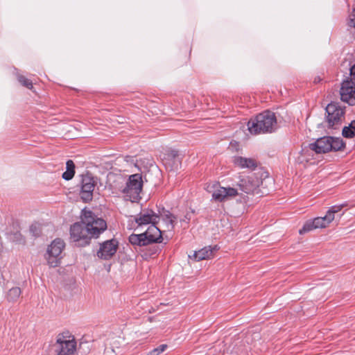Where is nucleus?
I'll list each match as a JSON object with an SVG mask.
<instances>
[{
  "label": "nucleus",
  "instance_id": "obj_1",
  "mask_svg": "<svg viewBox=\"0 0 355 355\" xmlns=\"http://www.w3.org/2000/svg\"><path fill=\"white\" fill-rule=\"evenodd\" d=\"M248 128L252 135L271 133L277 128L276 116L271 111H264L251 119L248 123Z\"/></svg>",
  "mask_w": 355,
  "mask_h": 355
},
{
  "label": "nucleus",
  "instance_id": "obj_2",
  "mask_svg": "<svg viewBox=\"0 0 355 355\" xmlns=\"http://www.w3.org/2000/svg\"><path fill=\"white\" fill-rule=\"evenodd\" d=\"M82 222L87 226L91 237L97 238L107 229L106 222L95 216L90 210L84 209L81 214Z\"/></svg>",
  "mask_w": 355,
  "mask_h": 355
},
{
  "label": "nucleus",
  "instance_id": "obj_3",
  "mask_svg": "<svg viewBox=\"0 0 355 355\" xmlns=\"http://www.w3.org/2000/svg\"><path fill=\"white\" fill-rule=\"evenodd\" d=\"M76 349V342L73 336H64L60 334L56 338L55 343L51 345L49 355H71Z\"/></svg>",
  "mask_w": 355,
  "mask_h": 355
},
{
  "label": "nucleus",
  "instance_id": "obj_4",
  "mask_svg": "<svg viewBox=\"0 0 355 355\" xmlns=\"http://www.w3.org/2000/svg\"><path fill=\"white\" fill-rule=\"evenodd\" d=\"M344 147L345 144L342 139L333 137H323L309 144V148L316 153H326L331 150L338 151Z\"/></svg>",
  "mask_w": 355,
  "mask_h": 355
},
{
  "label": "nucleus",
  "instance_id": "obj_5",
  "mask_svg": "<svg viewBox=\"0 0 355 355\" xmlns=\"http://www.w3.org/2000/svg\"><path fill=\"white\" fill-rule=\"evenodd\" d=\"M143 188V180L141 174L135 173L129 176L126 186L122 190L125 198L131 202L139 200L140 193Z\"/></svg>",
  "mask_w": 355,
  "mask_h": 355
},
{
  "label": "nucleus",
  "instance_id": "obj_6",
  "mask_svg": "<svg viewBox=\"0 0 355 355\" xmlns=\"http://www.w3.org/2000/svg\"><path fill=\"white\" fill-rule=\"evenodd\" d=\"M328 128L339 129L345 120V110L337 103H330L326 107Z\"/></svg>",
  "mask_w": 355,
  "mask_h": 355
},
{
  "label": "nucleus",
  "instance_id": "obj_7",
  "mask_svg": "<svg viewBox=\"0 0 355 355\" xmlns=\"http://www.w3.org/2000/svg\"><path fill=\"white\" fill-rule=\"evenodd\" d=\"M70 236L72 241L77 243L80 246L89 244L92 239L87 226L82 220L71 226Z\"/></svg>",
  "mask_w": 355,
  "mask_h": 355
},
{
  "label": "nucleus",
  "instance_id": "obj_8",
  "mask_svg": "<svg viewBox=\"0 0 355 355\" xmlns=\"http://www.w3.org/2000/svg\"><path fill=\"white\" fill-rule=\"evenodd\" d=\"M65 243L61 239H54L49 245L46 254V259L51 266H57L62 259V252Z\"/></svg>",
  "mask_w": 355,
  "mask_h": 355
},
{
  "label": "nucleus",
  "instance_id": "obj_9",
  "mask_svg": "<svg viewBox=\"0 0 355 355\" xmlns=\"http://www.w3.org/2000/svg\"><path fill=\"white\" fill-rule=\"evenodd\" d=\"M211 188L213 190H210L209 192L212 193V199L216 202H225L239 195L236 189L221 187L218 183L213 184Z\"/></svg>",
  "mask_w": 355,
  "mask_h": 355
},
{
  "label": "nucleus",
  "instance_id": "obj_10",
  "mask_svg": "<svg viewBox=\"0 0 355 355\" xmlns=\"http://www.w3.org/2000/svg\"><path fill=\"white\" fill-rule=\"evenodd\" d=\"M263 182L256 175L243 176L237 183L239 189L247 194L259 193L258 189Z\"/></svg>",
  "mask_w": 355,
  "mask_h": 355
},
{
  "label": "nucleus",
  "instance_id": "obj_11",
  "mask_svg": "<svg viewBox=\"0 0 355 355\" xmlns=\"http://www.w3.org/2000/svg\"><path fill=\"white\" fill-rule=\"evenodd\" d=\"M96 184V182L91 174L83 175L80 196L85 202H88L92 200Z\"/></svg>",
  "mask_w": 355,
  "mask_h": 355
},
{
  "label": "nucleus",
  "instance_id": "obj_12",
  "mask_svg": "<svg viewBox=\"0 0 355 355\" xmlns=\"http://www.w3.org/2000/svg\"><path fill=\"white\" fill-rule=\"evenodd\" d=\"M340 98L350 105L355 104V80L348 78L343 80L340 89Z\"/></svg>",
  "mask_w": 355,
  "mask_h": 355
},
{
  "label": "nucleus",
  "instance_id": "obj_13",
  "mask_svg": "<svg viewBox=\"0 0 355 355\" xmlns=\"http://www.w3.org/2000/svg\"><path fill=\"white\" fill-rule=\"evenodd\" d=\"M159 219V216L151 209L143 210L135 217V220L138 226L156 224Z\"/></svg>",
  "mask_w": 355,
  "mask_h": 355
},
{
  "label": "nucleus",
  "instance_id": "obj_14",
  "mask_svg": "<svg viewBox=\"0 0 355 355\" xmlns=\"http://www.w3.org/2000/svg\"><path fill=\"white\" fill-rule=\"evenodd\" d=\"M117 246L118 242L116 240L107 241L101 245L97 255L101 259H107L116 253Z\"/></svg>",
  "mask_w": 355,
  "mask_h": 355
},
{
  "label": "nucleus",
  "instance_id": "obj_15",
  "mask_svg": "<svg viewBox=\"0 0 355 355\" xmlns=\"http://www.w3.org/2000/svg\"><path fill=\"white\" fill-rule=\"evenodd\" d=\"M218 250V248L217 247V245H215L214 247H205L198 251H195L193 256L189 255V257L190 259H193L196 261L210 259L214 257V254Z\"/></svg>",
  "mask_w": 355,
  "mask_h": 355
},
{
  "label": "nucleus",
  "instance_id": "obj_16",
  "mask_svg": "<svg viewBox=\"0 0 355 355\" xmlns=\"http://www.w3.org/2000/svg\"><path fill=\"white\" fill-rule=\"evenodd\" d=\"M144 234L146 236V240L148 245L154 243H161L162 241V232L155 224L153 223V225H150Z\"/></svg>",
  "mask_w": 355,
  "mask_h": 355
},
{
  "label": "nucleus",
  "instance_id": "obj_17",
  "mask_svg": "<svg viewBox=\"0 0 355 355\" xmlns=\"http://www.w3.org/2000/svg\"><path fill=\"white\" fill-rule=\"evenodd\" d=\"M234 163L242 168H248L253 170L257 166V161L252 158L235 157L234 158Z\"/></svg>",
  "mask_w": 355,
  "mask_h": 355
},
{
  "label": "nucleus",
  "instance_id": "obj_18",
  "mask_svg": "<svg viewBox=\"0 0 355 355\" xmlns=\"http://www.w3.org/2000/svg\"><path fill=\"white\" fill-rule=\"evenodd\" d=\"M146 239V236L144 233L132 234L129 236V242L133 245L144 246L148 245Z\"/></svg>",
  "mask_w": 355,
  "mask_h": 355
},
{
  "label": "nucleus",
  "instance_id": "obj_19",
  "mask_svg": "<svg viewBox=\"0 0 355 355\" xmlns=\"http://www.w3.org/2000/svg\"><path fill=\"white\" fill-rule=\"evenodd\" d=\"M66 165L67 171L62 173V178L66 180H70L75 174V164L72 160H68Z\"/></svg>",
  "mask_w": 355,
  "mask_h": 355
},
{
  "label": "nucleus",
  "instance_id": "obj_20",
  "mask_svg": "<svg viewBox=\"0 0 355 355\" xmlns=\"http://www.w3.org/2000/svg\"><path fill=\"white\" fill-rule=\"evenodd\" d=\"M173 161L175 168L177 169L178 164H180L178 152L177 150H171L167 154V158H165V164H169V162Z\"/></svg>",
  "mask_w": 355,
  "mask_h": 355
},
{
  "label": "nucleus",
  "instance_id": "obj_21",
  "mask_svg": "<svg viewBox=\"0 0 355 355\" xmlns=\"http://www.w3.org/2000/svg\"><path fill=\"white\" fill-rule=\"evenodd\" d=\"M342 134L345 138H353L355 136V120L343 128Z\"/></svg>",
  "mask_w": 355,
  "mask_h": 355
},
{
  "label": "nucleus",
  "instance_id": "obj_22",
  "mask_svg": "<svg viewBox=\"0 0 355 355\" xmlns=\"http://www.w3.org/2000/svg\"><path fill=\"white\" fill-rule=\"evenodd\" d=\"M21 289L19 287H13L10 288L7 295V300L9 302H14L17 300L21 295Z\"/></svg>",
  "mask_w": 355,
  "mask_h": 355
},
{
  "label": "nucleus",
  "instance_id": "obj_23",
  "mask_svg": "<svg viewBox=\"0 0 355 355\" xmlns=\"http://www.w3.org/2000/svg\"><path fill=\"white\" fill-rule=\"evenodd\" d=\"M176 217L168 212L164 217L163 220L166 223L168 230H173L175 227Z\"/></svg>",
  "mask_w": 355,
  "mask_h": 355
},
{
  "label": "nucleus",
  "instance_id": "obj_24",
  "mask_svg": "<svg viewBox=\"0 0 355 355\" xmlns=\"http://www.w3.org/2000/svg\"><path fill=\"white\" fill-rule=\"evenodd\" d=\"M16 76L17 80L21 85L29 89H32L33 88V82L31 80L27 78L26 77L20 73H17Z\"/></svg>",
  "mask_w": 355,
  "mask_h": 355
},
{
  "label": "nucleus",
  "instance_id": "obj_25",
  "mask_svg": "<svg viewBox=\"0 0 355 355\" xmlns=\"http://www.w3.org/2000/svg\"><path fill=\"white\" fill-rule=\"evenodd\" d=\"M316 229L314 222L313 220H307L303 225V227L299 230L300 234H305L313 230Z\"/></svg>",
  "mask_w": 355,
  "mask_h": 355
},
{
  "label": "nucleus",
  "instance_id": "obj_26",
  "mask_svg": "<svg viewBox=\"0 0 355 355\" xmlns=\"http://www.w3.org/2000/svg\"><path fill=\"white\" fill-rule=\"evenodd\" d=\"M167 348V345L162 344L159 345V347L153 349L150 352H149L147 355H159L161 353L165 351V349Z\"/></svg>",
  "mask_w": 355,
  "mask_h": 355
},
{
  "label": "nucleus",
  "instance_id": "obj_27",
  "mask_svg": "<svg viewBox=\"0 0 355 355\" xmlns=\"http://www.w3.org/2000/svg\"><path fill=\"white\" fill-rule=\"evenodd\" d=\"M346 205H347L346 204L334 205L329 208V209L327 211V212L329 214H331L332 216H334V214L336 213H338L340 211H341V209Z\"/></svg>",
  "mask_w": 355,
  "mask_h": 355
},
{
  "label": "nucleus",
  "instance_id": "obj_28",
  "mask_svg": "<svg viewBox=\"0 0 355 355\" xmlns=\"http://www.w3.org/2000/svg\"><path fill=\"white\" fill-rule=\"evenodd\" d=\"M321 220H322V223L324 225L325 227H327L334 219V216H332L331 214L327 212L326 215L324 217H319Z\"/></svg>",
  "mask_w": 355,
  "mask_h": 355
},
{
  "label": "nucleus",
  "instance_id": "obj_29",
  "mask_svg": "<svg viewBox=\"0 0 355 355\" xmlns=\"http://www.w3.org/2000/svg\"><path fill=\"white\" fill-rule=\"evenodd\" d=\"M191 214L188 212L185 214L184 218L180 220L181 226L184 229H186L188 227V224H189V221L191 220Z\"/></svg>",
  "mask_w": 355,
  "mask_h": 355
},
{
  "label": "nucleus",
  "instance_id": "obj_30",
  "mask_svg": "<svg viewBox=\"0 0 355 355\" xmlns=\"http://www.w3.org/2000/svg\"><path fill=\"white\" fill-rule=\"evenodd\" d=\"M348 24L349 26L355 28V8L349 15Z\"/></svg>",
  "mask_w": 355,
  "mask_h": 355
},
{
  "label": "nucleus",
  "instance_id": "obj_31",
  "mask_svg": "<svg viewBox=\"0 0 355 355\" xmlns=\"http://www.w3.org/2000/svg\"><path fill=\"white\" fill-rule=\"evenodd\" d=\"M313 220L314 222L316 229L325 227L324 225L322 223V220H321L319 217L315 218Z\"/></svg>",
  "mask_w": 355,
  "mask_h": 355
},
{
  "label": "nucleus",
  "instance_id": "obj_32",
  "mask_svg": "<svg viewBox=\"0 0 355 355\" xmlns=\"http://www.w3.org/2000/svg\"><path fill=\"white\" fill-rule=\"evenodd\" d=\"M350 77L352 79L355 80V64L350 68Z\"/></svg>",
  "mask_w": 355,
  "mask_h": 355
},
{
  "label": "nucleus",
  "instance_id": "obj_33",
  "mask_svg": "<svg viewBox=\"0 0 355 355\" xmlns=\"http://www.w3.org/2000/svg\"><path fill=\"white\" fill-rule=\"evenodd\" d=\"M30 230L33 232L34 235H38V233L37 232V228L35 225H31L30 227Z\"/></svg>",
  "mask_w": 355,
  "mask_h": 355
},
{
  "label": "nucleus",
  "instance_id": "obj_34",
  "mask_svg": "<svg viewBox=\"0 0 355 355\" xmlns=\"http://www.w3.org/2000/svg\"><path fill=\"white\" fill-rule=\"evenodd\" d=\"M155 311V309L152 307L151 309H149L148 313H154Z\"/></svg>",
  "mask_w": 355,
  "mask_h": 355
},
{
  "label": "nucleus",
  "instance_id": "obj_35",
  "mask_svg": "<svg viewBox=\"0 0 355 355\" xmlns=\"http://www.w3.org/2000/svg\"><path fill=\"white\" fill-rule=\"evenodd\" d=\"M162 305H168V304H164V303H160L159 305L157 306V309L159 308V306H162Z\"/></svg>",
  "mask_w": 355,
  "mask_h": 355
},
{
  "label": "nucleus",
  "instance_id": "obj_36",
  "mask_svg": "<svg viewBox=\"0 0 355 355\" xmlns=\"http://www.w3.org/2000/svg\"><path fill=\"white\" fill-rule=\"evenodd\" d=\"M15 236L17 238H18V237H19L21 235H20L19 234H15Z\"/></svg>",
  "mask_w": 355,
  "mask_h": 355
},
{
  "label": "nucleus",
  "instance_id": "obj_37",
  "mask_svg": "<svg viewBox=\"0 0 355 355\" xmlns=\"http://www.w3.org/2000/svg\"><path fill=\"white\" fill-rule=\"evenodd\" d=\"M109 352H110V351L107 349H105V353L107 354V353H109Z\"/></svg>",
  "mask_w": 355,
  "mask_h": 355
},
{
  "label": "nucleus",
  "instance_id": "obj_38",
  "mask_svg": "<svg viewBox=\"0 0 355 355\" xmlns=\"http://www.w3.org/2000/svg\"><path fill=\"white\" fill-rule=\"evenodd\" d=\"M317 81H320V80H318V79H315V80H314V82H315V83H316Z\"/></svg>",
  "mask_w": 355,
  "mask_h": 355
},
{
  "label": "nucleus",
  "instance_id": "obj_39",
  "mask_svg": "<svg viewBox=\"0 0 355 355\" xmlns=\"http://www.w3.org/2000/svg\"><path fill=\"white\" fill-rule=\"evenodd\" d=\"M317 81H320V80H318V79H315V80H314V82H315V83H316Z\"/></svg>",
  "mask_w": 355,
  "mask_h": 355
},
{
  "label": "nucleus",
  "instance_id": "obj_40",
  "mask_svg": "<svg viewBox=\"0 0 355 355\" xmlns=\"http://www.w3.org/2000/svg\"><path fill=\"white\" fill-rule=\"evenodd\" d=\"M110 268H108L107 270V272H110Z\"/></svg>",
  "mask_w": 355,
  "mask_h": 355
}]
</instances>
